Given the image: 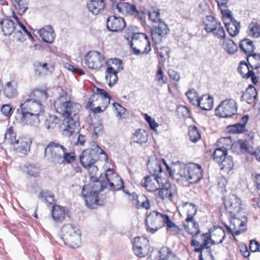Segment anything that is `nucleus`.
<instances>
[{"mask_svg": "<svg viewBox=\"0 0 260 260\" xmlns=\"http://www.w3.org/2000/svg\"><path fill=\"white\" fill-rule=\"evenodd\" d=\"M189 102L193 105L196 106L198 99L200 98L197 91L194 89H189L188 91L185 93Z\"/></svg>", "mask_w": 260, "mask_h": 260, "instance_id": "obj_55", "label": "nucleus"}, {"mask_svg": "<svg viewBox=\"0 0 260 260\" xmlns=\"http://www.w3.org/2000/svg\"><path fill=\"white\" fill-rule=\"evenodd\" d=\"M156 78L158 83L161 85L166 83V78L164 77V72L160 66H157Z\"/></svg>", "mask_w": 260, "mask_h": 260, "instance_id": "obj_61", "label": "nucleus"}, {"mask_svg": "<svg viewBox=\"0 0 260 260\" xmlns=\"http://www.w3.org/2000/svg\"><path fill=\"white\" fill-rule=\"evenodd\" d=\"M162 214L157 211H153L147 214L146 218V224L148 230L154 233L164 226V217Z\"/></svg>", "mask_w": 260, "mask_h": 260, "instance_id": "obj_9", "label": "nucleus"}, {"mask_svg": "<svg viewBox=\"0 0 260 260\" xmlns=\"http://www.w3.org/2000/svg\"><path fill=\"white\" fill-rule=\"evenodd\" d=\"M192 246H199V247H195L194 251L200 252L199 260H214V256L210 246L208 245H191Z\"/></svg>", "mask_w": 260, "mask_h": 260, "instance_id": "obj_20", "label": "nucleus"}, {"mask_svg": "<svg viewBox=\"0 0 260 260\" xmlns=\"http://www.w3.org/2000/svg\"><path fill=\"white\" fill-rule=\"evenodd\" d=\"M13 13V18L17 21L19 28L20 29H18L17 32H14V37L16 38V40L19 42H23L26 40L25 36H27L29 38H32V37L31 34L27 30L25 26L21 23V22L19 20V18Z\"/></svg>", "mask_w": 260, "mask_h": 260, "instance_id": "obj_19", "label": "nucleus"}, {"mask_svg": "<svg viewBox=\"0 0 260 260\" xmlns=\"http://www.w3.org/2000/svg\"><path fill=\"white\" fill-rule=\"evenodd\" d=\"M224 23L227 31L232 37L238 35L241 27L240 22L236 20L231 22H224Z\"/></svg>", "mask_w": 260, "mask_h": 260, "instance_id": "obj_33", "label": "nucleus"}, {"mask_svg": "<svg viewBox=\"0 0 260 260\" xmlns=\"http://www.w3.org/2000/svg\"><path fill=\"white\" fill-rule=\"evenodd\" d=\"M209 33H211L215 38L219 40L225 39V32L220 22L215 25Z\"/></svg>", "mask_w": 260, "mask_h": 260, "instance_id": "obj_50", "label": "nucleus"}, {"mask_svg": "<svg viewBox=\"0 0 260 260\" xmlns=\"http://www.w3.org/2000/svg\"><path fill=\"white\" fill-rule=\"evenodd\" d=\"M44 112V106L42 103L29 98L16 110V119L23 125L37 126L40 123L39 116Z\"/></svg>", "mask_w": 260, "mask_h": 260, "instance_id": "obj_2", "label": "nucleus"}, {"mask_svg": "<svg viewBox=\"0 0 260 260\" xmlns=\"http://www.w3.org/2000/svg\"><path fill=\"white\" fill-rule=\"evenodd\" d=\"M38 198L44 202L49 203L50 204L54 201V196L49 190H42L39 193Z\"/></svg>", "mask_w": 260, "mask_h": 260, "instance_id": "obj_54", "label": "nucleus"}, {"mask_svg": "<svg viewBox=\"0 0 260 260\" xmlns=\"http://www.w3.org/2000/svg\"><path fill=\"white\" fill-rule=\"evenodd\" d=\"M237 111V105L235 100L232 99L222 101L215 109L216 116L222 118L231 117Z\"/></svg>", "mask_w": 260, "mask_h": 260, "instance_id": "obj_8", "label": "nucleus"}, {"mask_svg": "<svg viewBox=\"0 0 260 260\" xmlns=\"http://www.w3.org/2000/svg\"><path fill=\"white\" fill-rule=\"evenodd\" d=\"M100 154H104V159L108 160V156L106 152L95 142H93L90 148L84 150L80 156V161L83 167H87L93 165L99 159Z\"/></svg>", "mask_w": 260, "mask_h": 260, "instance_id": "obj_7", "label": "nucleus"}, {"mask_svg": "<svg viewBox=\"0 0 260 260\" xmlns=\"http://www.w3.org/2000/svg\"><path fill=\"white\" fill-rule=\"evenodd\" d=\"M148 135L146 132L139 129L136 131L133 137L134 142L143 144L147 141Z\"/></svg>", "mask_w": 260, "mask_h": 260, "instance_id": "obj_42", "label": "nucleus"}, {"mask_svg": "<svg viewBox=\"0 0 260 260\" xmlns=\"http://www.w3.org/2000/svg\"><path fill=\"white\" fill-rule=\"evenodd\" d=\"M183 226L185 230L191 235L193 238H195L198 234L200 233V226L199 223L196 221L194 219L192 221L186 222L185 220L183 222Z\"/></svg>", "mask_w": 260, "mask_h": 260, "instance_id": "obj_32", "label": "nucleus"}, {"mask_svg": "<svg viewBox=\"0 0 260 260\" xmlns=\"http://www.w3.org/2000/svg\"><path fill=\"white\" fill-rule=\"evenodd\" d=\"M219 22L213 16H207L203 21L204 29L207 33H209Z\"/></svg>", "mask_w": 260, "mask_h": 260, "instance_id": "obj_44", "label": "nucleus"}, {"mask_svg": "<svg viewBox=\"0 0 260 260\" xmlns=\"http://www.w3.org/2000/svg\"><path fill=\"white\" fill-rule=\"evenodd\" d=\"M239 46L241 51L247 56L254 52L255 49L253 41L247 38L242 39L240 42Z\"/></svg>", "mask_w": 260, "mask_h": 260, "instance_id": "obj_29", "label": "nucleus"}, {"mask_svg": "<svg viewBox=\"0 0 260 260\" xmlns=\"http://www.w3.org/2000/svg\"><path fill=\"white\" fill-rule=\"evenodd\" d=\"M66 148L64 146L55 142H51L47 146L45 154L49 157L50 161L53 164H58L61 157L64 152Z\"/></svg>", "mask_w": 260, "mask_h": 260, "instance_id": "obj_10", "label": "nucleus"}, {"mask_svg": "<svg viewBox=\"0 0 260 260\" xmlns=\"http://www.w3.org/2000/svg\"><path fill=\"white\" fill-rule=\"evenodd\" d=\"M228 155L227 149L225 147L216 148L213 154V160L217 162H221L222 159Z\"/></svg>", "mask_w": 260, "mask_h": 260, "instance_id": "obj_46", "label": "nucleus"}, {"mask_svg": "<svg viewBox=\"0 0 260 260\" xmlns=\"http://www.w3.org/2000/svg\"><path fill=\"white\" fill-rule=\"evenodd\" d=\"M105 59L104 54L96 51H90L84 57L85 64L92 70H98L102 67Z\"/></svg>", "mask_w": 260, "mask_h": 260, "instance_id": "obj_12", "label": "nucleus"}, {"mask_svg": "<svg viewBox=\"0 0 260 260\" xmlns=\"http://www.w3.org/2000/svg\"><path fill=\"white\" fill-rule=\"evenodd\" d=\"M67 214V210L65 207L57 205H54L52 206L51 211L52 217L56 222H62Z\"/></svg>", "mask_w": 260, "mask_h": 260, "instance_id": "obj_25", "label": "nucleus"}, {"mask_svg": "<svg viewBox=\"0 0 260 260\" xmlns=\"http://www.w3.org/2000/svg\"><path fill=\"white\" fill-rule=\"evenodd\" d=\"M237 71L241 74L242 78L248 79L251 77L253 83L256 84L257 83V78L254 72L252 70H249L248 65L245 61L240 62L238 67Z\"/></svg>", "mask_w": 260, "mask_h": 260, "instance_id": "obj_18", "label": "nucleus"}, {"mask_svg": "<svg viewBox=\"0 0 260 260\" xmlns=\"http://www.w3.org/2000/svg\"><path fill=\"white\" fill-rule=\"evenodd\" d=\"M167 181L161 176H146L141 181L142 186L149 192H154L164 186Z\"/></svg>", "mask_w": 260, "mask_h": 260, "instance_id": "obj_13", "label": "nucleus"}, {"mask_svg": "<svg viewBox=\"0 0 260 260\" xmlns=\"http://www.w3.org/2000/svg\"><path fill=\"white\" fill-rule=\"evenodd\" d=\"M0 25L5 36H10L14 32H17L18 29H20L13 20L9 19L1 20Z\"/></svg>", "mask_w": 260, "mask_h": 260, "instance_id": "obj_23", "label": "nucleus"}, {"mask_svg": "<svg viewBox=\"0 0 260 260\" xmlns=\"http://www.w3.org/2000/svg\"><path fill=\"white\" fill-rule=\"evenodd\" d=\"M148 16L149 19L154 22H159L160 20V12L158 9L152 8L148 11Z\"/></svg>", "mask_w": 260, "mask_h": 260, "instance_id": "obj_57", "label": "nucleus"}, {"mask_svg": "<svg viewBox=\"0 0 260 260\" xmlns=\"http://www.w3.org/2000/svg\"><path fill=\"white\" fill-rule=\"evenodd\" d=\"M238 147L240 149V152L243 154L251 153L250 147L249 146L248 142L246 140H239L236 143L232 145V148Z\"/></svg>", "mask_w": 260, "mask_h": 260, "instance_id": "obj_47", "label": "nucleus"}, {"mask_svg": "<svg viewBox=\"0 0 260 260\" xmlns=\"http://www.w3.org/2000/svg\"><path fill=\"white\" fill-rule=\"evenodd\" d=\"M31 141L29 138H24L20 140V144L16 150L20 153L27 154L30 151Z\"/></svg>", "mask_w": 260, "mask_h": 260, "instance_id": "obj_41", "label": "nucleus"}, {"mask_svg": "<svg viewBox=\"0 0 260 260\" xmlns=\"http://www.w3.org/2000/svg\"><path fill=\"white\" fill-rule=\"evenodd\" d=\"M57 113L63 117V134L71 136L80 126L79 112L81 106L71 101L55 104Z\"/></svg>", "mask_w": 260, "mask_h": 260, "instance_id": "obj_1", "label": "nucleus"}, {"mask_svg": "<svg viewBox=\"0 0 260 260\" xmlns=\"http://www.w3.org/2000/svg\"><path fill=\"white\" fill-rule=\"evenodd\" d=\"M248 36L258 38L260 37V25L257 22H252L248 26L246 31Z\"/></svg>", "mask_w": 260, "mask_h": 260, "instance_id": "obj_38", "label": "nucleus"}, {"mask_svg": "<svg viewBox=\"0 0 260 260\" xmlns=\"http://www.w3.org/2000/svg\"><path fill=\"white\" fill-rule=\"evenodd\" d=\"M133 250L139 257H144L148 254L149 258L152 256L153 249L150 251V245H133Z\"/></svg>", "mask_w": 260, "mask_h": 260, "instance_id": "obj_28", "label": "nucleus"}, {"mask_svg": "<svg viewBox=\"0 0 260 260\" xmlns=\"http://www.w3.org/2000/svg\"><path fill=\"white\" fill-rule=\"evenodd\" d=\"M3 92L5 96L10 99L14 98L18 94L15 85L11 82H8L6 84L3 89Z\"/></svg>", "mask_w": 260, "mask_h": 260, "instance_id": "obj_40", "label": "nucleus"}, {"mask_svg": "<svg viewBox=\"0 0 260 260\" xmlns=\"http://www.w3.org/2000/svg\"><path fill=\"white\" fill-rule=\"evenodd\" d=\"M104 0H90L87 4L88 10L93 15H98L105 8Z\"/></svg>", "mask_w": 260, "mask_h": 260, "instance_id": "obj_26", "label": "nucleus"}, {"mask_svg": "<svg viewBox=\"0 0 260 260\" xmlns=\"http://www.w3.org/2000/svg\"><path fill=\"white\" fill-rule=\"evenodd\" d=\"M12 3L20 15H22L27 10V4L24 0H13Z\"/></svg>", "mask_w": 260, "mask_h": 260, "instance_id": "obj_51", "label": "nucleus"}, {"mask_svg": "<svg viewBox=\"0 0 260 260\" xmlns=\"http://www.w3.org/2000/svg\"><path fill=\"white\" fill-rule=\"evenodd\" d=\"M111 96L108 92L103 89L97 88L96 92L92 94L89 100L88 104L90 106H94L93 103L95 101H100L102 103V107L105 110L110 104Z\"/></svg>", "mask_w": 260, "mask_h": 260, "instance_id": "obj_16", "label": "nucleus"}, {"mask_svg": "<svg viewBox=\"0 0 260 260\" xmlns=\"http://www.w3.org/2000/svg\"><path fill=\"white\" fill-rule=\"evenodd\" d=\"M256 96V89L252 85H249L243 93L242 100L246 101L248 104H251L254 102Z\"/></svg>", "mask_w": 260, "mask_h": 260, "instance_id": "obj_31", "label": "nucleus"}, {"mask_svg": "<svg viewBox=\"0 0 260 260\" xmlns=\"http://www.w3.org/2000/svg\"><path fill=\"white\" fill-rule=\"evenodd\" d=\"M151 32L152 40L155 44L160 43L162 40V38L165 36L159 34V32H157L152 27L151 28Z\"/></svg>", "mask_w": 260, "mask_h": 260, "instance_id": "obj_62", "label": "nucleus"}, {"mask_svg": "<svg viewBox=\"0 0 260 260\" xmlns=\"http://www.w3.org/2000/svg\"><path fill=\"white\" fill-rule=\"evenodd\" d=\"M48 95L44 90L35 89L30 93L29 98L43 104L47 99Z\"/></svg>", "mask_w": 260, "mask_h": 260, "instance_id": "obj_39", "label": "nucleus"}, {"mask_svg": "<svg viewBox=\"0 0 260 260\" xmlns=\"http://www.w3.org/2000/svg\"><path fill=\"white\" fill-rule=\"evenodd\" d=\"M182 206L187 212V218L185 219L186 221L187 222L192 221L197 211L196 206L191 203L183 202L182 203Z\"/></svg>", "mask_w": 260, "mask_h": 260, "instance_id": "obj_35", "label": "nucleus"}, {"mask_svg": "<svg viewBox=\"0 0 260 260\" xmlns=\"http://www.w3.org/2000/svg\"><path fill=\"white\" fill-rule=\"evenodd\" d=\"M248 120V116L247 115H244L241 118V123H237L228 126L229 131L234 134L242 133L244 130Z\"/></svg>", "mask_w": 260, "mask_h": 260, "instance_id": "obj_36", "label": "nucleus"}, {"mask_svg": "<svg viewBox=\"0 0 260 260\" xmlns=\"http://www.w3.org/2000/svg\"><path fill=\"white\" fill-rule=\"evenodd\" d=\"M106 188V185L103 182L99 185L94 184L92 186L90 185H85L82 190V196L86 203V206L90 209L95 208L99 203V192Z\"/></svg>", "mask_w": 260, "mask_h": 260, "instance_id": "obj_6", "label": "nucleus"}, {"mask_svg": "<svg viewBox=\"0 0 260 260\" xmlns=\"http://www.w3.org/2000/svg\"><path fill=\"white\" fill-rule=\"evenodd\" d=\"M4 142L12 145L17 144L19 143V141L16 140V134L14 133L12 127H9L7 130L5 135Z\"/></svg>", "mask_w": 260, "mask_h": 260, "instance_id": "obj_48", "label": "nucleus"}, {"mask_svg": "<svg viewBox=\"0 0 260 260\" xmlns=\"http://www.w3.org/2000/svg\"><path fill=\"white\" fill-rule=\"evenodd\" d=\"M196 106L203 110H210L213 106V99L209 95H203L198 99Z\"/></svg>", "mask_w": 260, "mask_h": 260, "instance_id": "obj_27", "label": "nucleus"}, {"mask_svg": "<svg viewBox=\"0 0 260 260\" xmlns=\"http://www.w3.org/2000/svg\"><path fill=\"white\" fill-rule=\"evenodd\" d=\"M221 166V169H225L229 171L233 169L234 164L232 159V157L230 155H226L222 159L221 162H219L218 164Z\"/></svg>", "mask_w": 260, "mask_h": 260, "instance_id": "obj_52", "label": "nucleus"}, {"mask_svg": "<svg viewBox=\"0 0 260 260\" xmlns=\"http://www.w3.org/2000/svg\"><path fill=\"white\" fill-rule=\"evenodd\" d=\"M137 27L132 26L127 27L124 32V38L129 41L131 39V47L136 55L147 54L151 51L150 42L144 33L136 32Z\"/></svg>", "mask_w": 260, "mask_h": 260, "instance_id": "obj_4", "label": "nucleus"}, {"mask_svg": "<svg viewBox=\"0 0 260 260\" xmlns=\"http://www.w3.org/2000/svg\"><path fill=\"white\" fill-rule=\"evenodd\" d=\"M62 239L64 243L67 244L69 240L72 237L79 238L80 234L77 233L75 228L72 224L64 225L61 229Z\"/></svg>", "mask_w": 260, "mask_h": 260, "instance_id": "obj_21", "label": "nucleus"}, {"mask_svg": "<svg viewBox=\"0 0 260 260\" xmlns=\"http://www.w3.org/2000/svg\"><path fill=\"white\" fill-rule=\"evenodd\" d=\"M112 62L116 66V69L112 67H108L106 71L105 79L107 83L110 87H112L118 80L117 74L120 71L123 70L122 61L117 58L112 59Z\"/></svg>", "mask_w": 260, "mask_h": 260, "instance_id": "obj_14", "label": "nucleus"}, {"mask_svg": "<svg viewBox=\"0 0 260 260\" xmlns=\"http://www.w3.org/2000/svg\"><path fill=\"white\" fill-rule=\"evenodd\" d=\"M157 52L161 59L164 60L169 57V49L167 47H160L158 49Z\"/></svg>", "mask_w": 260, "mask_h": 260, "instance_id": "obj_63", "label": "nucleus"}, {"mask_svg": "<svg viewBox=\"0 0 260 260\" xmlns=\"http://www.w3.org/2000/svg\"><path fill=\"white\" fill-rule=\"evenodd\" d=\"M25 172L30 176L36 177L39 174V168L35 165L29 164L25 166Z\"/></svg>", "mask_w": 260, "mask_h": 260, "instance_id": "obj_56", "label": "nucleus"}, {"mask_svg": "<svg viewBox=\"0 0 260 260\" xmlns=\"http://www.w3.org/2000/svg\"><path fill=\"white\" fill-rule=\"evenodd\" d=\"M248 68L250 67L252 69H258L260 68V53L254 52L248 55L246 57Z\"/></svg>", "mask_w": 260, "mask_h": 260, "instance_id": "obj_34", "label": "nucleus"}, {"mask_svg": "<svg viewBox=\"0 0 260 260\" xmlns=\"http://www.w3.org/2000/svg\"><path fill=\"white\" fill-rule=\"evenodd\" d=\"M156 255L153 260H168L171 256H174L171 250L167 247L164 246L159 250L153 249L152 254Z\"/></svg>", "mask_w": 260, "mask_h": 260, "instance_id": "obj_30", "label": "nucleus"}, {"mask_svg": "<svg viewBox=\"0 0 260 260\" xmlns=\"http://www.w3.org/2000/svg\"><path fill=\"white\" fill-rule=\"evenodd\" d=\"M84 168H86L88 170L89 174L90 175V180L92 182H95V185H99L102 182L104 183V180L103 179L104 178V176L101 175L99 179L95 176L98 171V168L94 165V164L91 165L89 166Z\"/></svg>", "mask_w": 260, "mask_h": 260, "instance_id": "obj_37", "label": "nucleus"}, {"mask_svg": "<svg viewBox=\"0 0 260 260\" xmlns=\"http://www.w3.org/2000/svg\"><path fill=\"white\" fill-rule=\"evenodd\" d=\"M113 106L116 111V116L120 119L124 118L126 116V109L117 103H114Z\"/></svg>", "mask_w": 260, "mask_h": 260, "instance_id": "obj_58", "label": "nucleus"}, {"mask_svg": "<svg viewBox=\"0 0 260 260\" xmlns=\"http://www.w3.org/2000/svg\"><path fill=\"white\" fill-rule=\"evenodd\" d=\"M203 170L198 164H181L180 162V177L190 184L199 182L203 177Z\"/></svg>", "mask_w": 260, "mask_h": 260, "instance_id": "obj_5", "label": "nucleus"}, {"mask_svg": "<svg viewBox=\"0 0 260 260\" xmlns=\"http://www.w3.org/2000/svg\"><path fill=\"white\" fill-rule=\"evenodd\" d=\"M125 26L124 20L120 17L111 16L107 19V28L110 31H121Z\"/></svg>", "mask_w": 260, "mask_h": 260, "instance_id": "obj_17", "label": "nucleus"}, {"mask_svg": "<svg viewBox=\"0 0 260 260\" xmlns=\"http://www.w3.org/2000/svg\"><path fill=\"white\" fill-rule=\"evenodd\" d=\"M59 119L55 115H49L45 121V126L47 129L54 128L59 122Z\"/></svg>", "mask_w": 260, "mask_h": 260, "instance_id": "obj_53", "label": "nucleus"}, {"mask_svg": "<svg viewBox=\"0 0 260 260\" xmlns=\"http://www.w3.org/2000/svg\"><path fill=\"white\" fill-rule=\"evenodd\" d=\"M152 28L164 36L167 35L169 31L167 25L163 21H160L157 26H153Z\"/></svg>", "mask_w": 260, "mask_h": 260, "instance_id": "obj_59", "label": "nucleus"}, {"mask_svg": "<svg viewBox=\"0 0 260 260\" xmlns=\"http://www.w3.org/2000/svg\"><path fill=\"white\" fill-rule=\"evenodd\" d=\"M222 40L223 41L224 48L226 52L229 54H235L238 50V47L235 43L229 38H225Z\"/></svg>", "mask_w": 260, "mask_h": 260, "instance_id": "obj_45", "label": "nucleus"}, {"mask_svg": "<svg viewBox=\"0 0 260 260\" xmlns=\"http://www.w3.org/2000/svg\"><path fill=\"white\" fill-rule=\"evenodd\" d=\"M76 156L74 152H68L66 148L64 152L61 157V160L58 164H71L75 160Z\"/></svg>", "mask_w": 260, "mask_h": 260, "instance_id": "obj_49", "label": "nucleus"}, {"mask_svg": "<svg viewBox=\"0 0 260 260\" xmlns=\"http://www.w3.org/2000/svg\"><path fill=\"white\" fill-rule=\"evenodd\" d=\"M164 220V225L166 224L168 229L171 230L172 232H177L179 228L170 220L168 215L165 214Z\"/></svg>", "mask_w": 260, "mask_h": 260, "instance_id": "obj_60", "label": "nucleus"}, {"mask_svg": "<svg viewBox=\"0 0 260 260\" xmlns=\"http://www.w3.org/2000/svg\"><path fill=\"white\" fill-rule=\"evenodd\" d=\"M106 178L104 180V184H109L112 190H118L123 187V182L121 177L115 173L113 169H108L106 173L104 175V178Z\"/></svg>", "mask_w": 260, "mask_h": 260, "instance_id": "obj_15", "label": "nucleus"}, {"mask_svg": "<svg viewBox=\"0 0 260 260\" xmlns=\"http://www.w3.org/2000/svg\"><path fill=\"white\" fill-rule=\"evenodd\" d=\"M39 34L43 41L49 44H52L55 38L54 30L50 25L42 27L39 30Z\"/></svg>", "mask_w": 260, "mask_h": 260, "instance_id": "obj_22", "label": "nucleus"}, {"mask_svg": "<svg viewBox=\"0 0 260 260\" xmlns=\"http://www.w3.org/2000/svg\"><path fill=\"white\" fill-rule=\"evenodd\" d=\"M224 204L228 213H229L230 217L233 219L232 221L235 226L237 225L240 226L239 230L233 231L231 228H228V232L232 234L235 241L237 240L235 236L239 235L241 232L246 231V225L247 222V218L244 213L241 214L242 211L241 201L234 194H232L226 200Z\"/></svg>", "mask_w": 260, "mask_h": 260, "instance_id": "obj_3", "label": "nucleus"}, {"mask_svg": "<svg viewBox=\"0 0 260 260\" xmlns=\"http://www.w3.org/2000/svg\"><path fill=\"white\" fill-rule=\"evenodd\" d=\"M225 237V232L220 227L214 228L211 230L209 233L201 235L202 244H220L223 242Z\"/></svg>", "mask_w": 260, "mask_h": 260, "instance_id": "obj_11", "label": "nucleus"}, {"mask_svg": "<svg viewBox=\"0 0 260 260\" xmlns=\"http://www.w3.org/2000/svg\"><path fill=\"white\" fill-rule=\"evenodd\" d=\"M147 169L151 176H161L162 169L160 162L156 158L149 159L147 162Z\"/></svg>", "mask_w": 260, "mask_h": 260, "instance_id": "obj_24", "label": "nucleus"}, {"mask_svg": "<svg viewBox=\"0 0 260 260\" xmlns=\"http://www.w3.org/2000/svg\"><path fill=\"white\" fill-rule=\"evenodd\" d=\"M188 134L190 141L193 143H197L201 138V133L196 126H189Z\"/></svg>", "mask_w": 260, "mask_h": 260, "instance_id": "obj_43", "label": "nucleus"}, {"mask_svg": "<svg viewBox=\"0 0 260 260\" xmlns=\"http://www.w3.org/2000/svg\"><path fill=\"white\" fill-rule=\"evenodd\" d=\"M180 113L184 118L190 117V112L189 109L184 106L180 105Z\"/></svg>", "mask_w": 260, "mask_h": 260, "instance_id": "obj_64", "label": "nucleus"}]
</instances>
